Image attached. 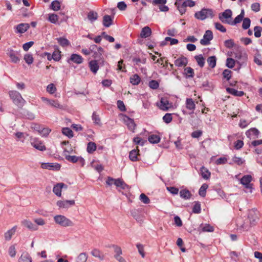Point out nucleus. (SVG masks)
<instances>
[{"label": "nucleus", "mask_w": 262, "mask_h": 262, "mask_svg": "<svg viewBox=\"0 0 262 262\" xmlns=\"http://www.w3.org/2000/svg\"><path fill=\"white\" fill-rule=\"evenodd\" d=\"M180 195L184 200H188L191 197L192 194L188 189H184L180 190Z\"/></svg>", "instance_id": "bb28decb"}, {"label": "nucleus", "mask_w": 262, "mask_h": 262, "mask_svg": "<svg viewBox=\"0 0 262 262\" xmlns=\"http://www.w3.org/2000/svg\"><path fill=\"white\" fill-rule=\"evenodd\" d=\"M57 205L60 208L67 209L75 204L74 200L58 201Z\"/></svg>", "instance_id": "9b49d317"}, {"label": "nucleus", "mask_w": 262, "mask_h": 262, "mask_svg": "<svg viewBox=\"0 0 262 262\" xmlns=\"http://www.w3.org/2000/svg\"><path fill=\"white\" fill-rule=\"evenodd\" d=\"M9 96L10 98L13 100V101L16 99L17 97H19V95L20 94L19 92L16 91H10L9 92Z\"/></svg>", "instance_id": "338daca9"}, {"label": "nucleus", "mask_w": 262, "mask_h": 262, "mask_svg": "<svg viewBox=\"0 0 262 262\" xmlns=\"http://www.w3.org/2000/svg\"><path fill=\"white\" fill-rule=\"evenodd\" d=\"M21 223L23 225L31 231H36L38 229V226L36 224H33L29 220H24Z\"/></svg>", "instance_id": "2eb2a0df"}, {"label": "nucleus", "mask_w": 262, "mask_h": 262, "mask_svg": "<svg viewBox=\"0 0 262 262\" xmlns=\"http://www.w3.org/2000/svg\"><path fill=\"white\" fill-rule=\"evenodd\" d=\"M214 16V11L209 8H203L201 11L195 13L194 17L199 20H203L206 18H213Z\"/></svg>", "instance_id": "f257e3e1"}, {"label": "nucleus", "mask_w": 262, "mask_h": 262, "mask_svg": "<svg viewBox=\"0 0 262 262\" xmlns=\"http://www.w3.org/2000/svg\"><path fill=\"white\" fill-rule=\"evenodd\" d=\"M226 90L229 94L235 96L241 97L244 95V92L243 91H238L233 88H227Z\"/></svg>", "instance_id": "c756f323"}, {"label": "nucleus", "mask_w": 262, "mask_h": 262, "mask_svg": "<svg viewBox=\"0 0 262 262\" xmlns=\"http://www.w3.org/2000/svg\"><path fill=\"white\" fill-rule=\"evenodd\" d=\"M141 81V78L137 74H134L130 78V82L133 85H138Z\"/></svg>", "instance_id": "c9c22d12"}, {"label": "nucleus", "mask_w": 262, "mask_h": 262, "mask_svg": "<svg viewBox=\"0 0 262 262\" xmlns=\"http://www.w3.org/2000/svg\"><path fill=\"white\" fill-rule=\"evenodd\" d=\"M91 254L97 258H98L100 260H103L104 256L102 253L98 249H94L91 252Z\"/></svg>", "instance_id": "c85d7f7f"}, {"label": "nucleus", "mask_w": 262, "mask_h": 262, "mask_svg": "<svg viewBox=\"0 0 262 262\" xmlns=\"http://www.w3.org/2000/svg\"><path fill=\"white\" fill-rule=\"evenodd\" d=\"M20 51H15L11 49H8L7 51V55L10 58L11 62L16 63L20 60L18 56Z\"/></svg>", "instance_id": "423d86ee"}, {"label": "nucleus", "mask_w": 262, "mask_h": 262, "mask_svg": "<svg viewBox=\"0 0 262 262\" xmlns=\"http://www.w3.org/2000/svg\"><path fill=\"white\" fill-rule=\"evenodd\" d=\"M30 26L29 24L27 23H21L16 26V32L20 34H23L26 32L27 30L29 28Z\"/></svg>", "instance_id": "aec40b11"}, {"label": "nucleus", "mask_w": 262, "mask_h": 262, "mask_svg": "<svg viewBox=\"0 0 262 262\" xmlns=\"http://www.w3.org/2000/svg\"><path fill=\"white\" fill-rule=\"evenodd\" d=\"M138 149H133L132 151H130L129 155V159L132 161H138Z\"/></svg>", "instance_id": "2f4dec72"}, {"label": "nucleus", "mask_w": 262, "mask_h": 262, "mask_svg": "<svg viewBox=\"0 0 262 262\" xmlns=\"http://www.w3.org/2000/svg\"><path fill=\"white\" fill-rule=\"evenodd\" d=\"M24 60L27 63L31 64L33 62V58L32 54H27L24 56Z\"/></svg>", "instance_id": "603ef678"}, {"label": "nucleus", "mask_w": 262, "mask_h": 262, "mask_svg": "<svg viewBox=\"0 0 262 262\" xmlns=\"http://www.w3.org/2000/svg\"><path fill=\"white\" fill-rule=\"evenodd\" d=\"M48 19L51 23L55 24L58 21V16L56 14H51L49 15Z\"/></svg>", "instance_id": "5fc2aeb1"}, {"label": "nucleus", "mask_w": 262, "mask_h": 262, "mask_svg": "<svg viewBox=\"0 0 262 262\" xmlns=\"http://www.w3.org/2000/svg\"><path fill=\"white\" fill-rule=\"evenodd\" d=\"M195 59L196 60L198 64L202 68L204 67L205 64V59L203 57V55L200 54L199 55H196L194 57Z\"/></svg>", "instance_id": "e433bc0d"}, {"label": "nucleus", "mask_w": 262, "mask_h": 262, "mask_svg": "<svg viewBox=\"0 0 262 262\" xmlns=\"http://www.w3.org/2000/svg\"><path fill=\"white\" fill-rule=\"evenodd\" d=\"M172 116L171 114L167 113L163 117V120L166 123H169L172 121Z\"/></svg>", "instance_id": "774afa93"}, {"label": "nucleus", "mask_w": 262, "mask_h": 262, "mask_svg": "<svg viewBox=\"0 0 262 262\" xmlns=\"http://www.w3.org/2000/svg\"><path fill=\"white\" fill-rule=\"evenodd\" d=\"M13 101L18 107H22L26 102V101L23 98L20 94L19 97L16 98Z\"/></svg>", "instance_id": "72a5a7b5"}, {"label": "nucleus", "mask_w": 262, "mask_h": 262, "mask_svg": "<svg viewBox=\"0 0 262 262\" xmlns=\"http://www.w3.org/2000/svg\"><path fill=\"white\" fill-rule=\"evenodd\" d=\"M207 62L209 67L214 68L216 66V58L215 56H212L209 57L207 59Z\"/></svg>", "instance_id": "58836bf2"}, {"label": "nucleus", "mask_w": 262, "mask_h": 262, "mask_svg": "<svg viewBox=\"0 0 262 262\" xmlns=\"http://www.w3.org/2000/svg\"><path fill=\"white\" fill-rule=\"evenodd\" d=\"M104 53V50L102 47H99L98 50H97L93 53V56L97 61H99V63H103L104 60L103 59L102 54Z\"/></svg>", "instance_id": "9d476101"}, {"label": "nucleus", "mask_w": 262, "mask_h": 262, "mask_svg": "<svg viewBox=\"0 0 262 262\" xmlns=\"http://www.w3.org/2000/svg\"><path fill=\"white\" fill-rule=\"evenodd\" d=\"M185 73L187 77H192L193 76V70L190 67H187L184 69Z\"/></svg>", "instance_id": "13d9d810"}, {"label": "nucleus", "mask_w": 262, "mask_h": 262, "mask_svg": "<svg viewBox=\"0 0 262 262\" xmlns=\"http://www.w3.org/2000/svg\"><path fill=\"white\" fill-rule=\"evenodd\" d=\"M108 247H112L114 248V252L115 253V254L114 255V257L117 256L118 257V256H120L122 254V251L121 247L116 245H112L108 246Z\"/></svg>", "instance_id": "f704fd0d"}, {"label": "nucleus", "mask_w": 262, "mask_h": 262, "mask_svg": "<svg viewBox=\"0 0 262 262\" xmlns=\"http://www.w3.org/2000/svg\"><path fill=\"white\" fill-rule=\"evenodd\" d=\"M18 262H32V258L27 252H23L19 258Z\"/></svg>", "instance_id": "393cba45"}, {"label": "nucleus", "mask_w": 262, "mask_h": 262, "mask_svg": "<svg viewBox=\"0 0 262 262\" xmlns=\"http://www.w3.org/2000/svg\"><path fill=\"white\" fill-rule=\"evenodd\" d=\"M159 108L163 111H167L171 107L169 101L165 98H161L160 102L158 104Z\"/></svg>", "instance_id": "f8f14e48"}, {"label": "nucleus", "mask_w": 262, "mask_h": 262, "mask_svg": "<svg viewBox=\"0 0 262 262\" xmlns=\"http://www.w3.org/2000/svg\"><path fill=\"white\" fill-rule=\"evenodd\" d=\"M148 141L152 144L158 143L160 141L161 138L157 135H151L148 138Z\"/></svg>", "instance_id": "7c9ffc66"}, {"label": "nucleus", "mask_w": 262, "mask_h": 262, "mask_svg": "<svg viewBox=\"0 0 262 262\" xmlns=\"http://www.w3.org/2000/svg\"><path fill=\"white\" fill-rule=\"evenodd\" d=\"M208 185L203 184L199 190V194L200 196L204 197L206 195V189L208 188Z\"/></svg>", "instance_id": "37998d69"}, {"label": "nucleus", "mask_w": 262, "mask_h": 262, "mask_svg": "<svg viewBox=\"0 0 262 262\" xmlns=\"http://www.w3.org/2000/svg\"><path fill=\"white\" fill-rule=\"evenodd\" d=\"M213 33L211 30L206 31L203 35V38L200 40V43L203 46H207L210 43V41L213 39Z\"/></svg>", "instance_id": "39448f33"}, {"label": "nucleus", "mask_w": 262, "mask_h": 262, "mask_svg": "<svg viewBox=\"0 0 262 262\" xmlns=\"http://www.w3.org/2000/svg\"><path fill=\"white\" fill-rule=\"evenodd\" d=\"M122 120L123 122L127 126L128 129L130 130H133L136 126V124L133 119L129 118L126 115L122 116Z\"/></svg>", "instance_id": "1a4fd4ad"}, {"label": "nucleus", "mask_w": 262, "mask_h": 262, "mask_svg": "<svg viewBox=\"0 0 262 262\" xmlns=\"http://www.w3.org/2000/svg\"><path fill=\"white\" fill-rule=\"evenodd\" d=\"M41 100L53 107L59 108H62V105H61L57 100L49 99L46 97H41Z\"/></svg>", "instance_id": "ddd939ff"}, {"label": "nucleus", "mask_w": 262, "mask_h": 262, "mask_svg": "<svg viewBox=\"0 0 262 262\" xmlns=\"http://www.w3.org/2000/svg\"><path fill=\"white\" fill-rule=\"evenodd\" d=\"M214 26L216 30H219L223 33H225L226 32V29L224 27L223 25H222L220 23H215Z\"/></svg>", "instance_id": "680f3d73"}, {"label": "nucleus", "mask_w": 262, "mask_h": 262, "mask_svg": "<svg viewBox=\"0 0 262 262\" xmlns=\"http://www.w3.org/2000/svg\"><path fill=\"white\" fill-rule=\"evenodd\" d=\"M96 144L94 142H90L88 144L86 150L88 153L92 154L96 149Z\"/></svg>", "instance_id": "4c0bfd02"}, {"label": "nucleus", "mask_w": 262, "mask_h": 262, "mask_svg": "<svg viewBox=\"0 0 262 262\" xmlns=\"http://www.w3.org/2000/svg\"><path fill=\"white\" fill-rule=\"evenodd\" d=\"M113 24V17L108 15H105L103 17V25L105 27H110Z\"/></svg>", "instance_id": "b1692460"}, {"label": "nucleus", "mask_w": 262, "mask_h": 262, "mask_svg": "<svg viewBox=\"0 0 262 262\" xmlns=\"http://www.w3.org/2000/svg\"><path fill=\"white\" fill-rule=\"evenodd\" d=\"M187 63V58L184 56H181L174 61V64L178 67H185Z\"/></svg>", "instance_id": "6ab92c4d"}, {"label": "nucleus", "mask_w": 262, "mask_h": 262, "mask_svg": "<svg viewBox=\"0 0 262 262\" xmlns=\"http://www.w3.org/2000/svg\"><path fill=\"white\" fill-rule=\"evenodd\" d=\"M62 133L63 135L68 136L69 138H72L73 137L72 130L68 127L63 128Z\"/></svg>", "instance_id": "09e8293b"}, {"label": "nucleus", "mask_w": 262, "mask_h": 262, "mask_svg": "<svg viewBox=\"0 0 262 262\" xmlns=\"http://www.w3.org/2000/svg\"><path fill=\"white\" fill-rule=\"evenodd\" d=\"M243 18H242L241 16L238 15L233 21H230V22H228V24L230 25L231 26L236 25L237 24L241 23L243 20Z\"/></svg>", "instance_id": "8fccbe9b"}, {"label": "nucleus", "mask_w": 262, "mask_h": 262, "mask_svg": "<svg viewBox=\"0 0 262 262\" xmlns=\"http://www.w3.org/2000/svg\"><path fill=\"white\" fill-rule=\"evenodd\" d=\"M99 61L97 60H91L89 62V67L91 71L94 73H96L99 69V65H98Z\"/></svg>", "instance_id": "5701e85b"}, {"label": "nucleus", "mask_w": 262, "mask_h": 262, "mask_svg": "<svg viewBox=\"0 0 262 262\" xmlns=\"http://www.w3.org/2000/svg\"><path fill=\"white\" fill-rule=\"evenodd\" d=\"M246 134L249 138H251L252 136L257 138L259 134V132L256 128H252L247 130Z\"/></svg>", "instance_id": "a878e982"}, {"label": "nucleus", "mask_w": 262, "mask_h": 262, "mask_svg": "<svg viewBox=\"0 0 262 262\" xmlns=\"http://www.w3.org/2000/svg\"><path fill=\"white\" fill-rule=\"evenodd\" d=\"M252 181V177L250 175H245L241 179V183L245 186V188L249 189V192H252V186L250 184Z\"/></svg>", "instance_id": "0eeeda50"}, {"label": "nucleus", "mask_w": 262, "mask_h": 262, "mask_svg": "<svg viewBox=\"0 0 262 262\" xmlns=\"http://www.w3.org/2000/svg\"><path fill=\"white\" fill-rule=\"evenodd\" d=\"M88 255L85 252L81 253L77 257L78 260L80 262H86L88 259Z\"/></svg>", "instance_id": "3c124183"}, {"label": "nucleus", "mask_w": 262, "mask_h": 262, "mask_svg": "<svg viewBox=\"0 0 262 262\" xmlns=\"http://www.w3.org/2000/svg\"><path fill=\"white\" fill-rule=\"evenodd\" d=\"M151 34V29L149 27L146 26L142 28L140 33V36L141 38H147L150 36Z\"/></svg>", "instance_id": "4be33fe9"}, {"label": "nucleus", "mask_w": 262, "mask_h": 262, "mask_svg": "<svg viewBox=\"0 0 262 262\" xmlns=\"http://www.w3.org/2000/svg\"><path fill=\"white\" fill-rule=\"evenodd\" d=\"M224 45L226 48L231 49L234 46L235 43L233 40L230 39L225 40L224 42Z\"/></svg>", "instance_id": "0e129e2a"}, {"label": "nucleus", "mask_w": 262, "mask_h": 262, "mask_svg": "<svg viewBox=\"0 0 262 262\" xmlns=\"http://www.w3.org/2000/svg\"><path fill=\"white\" fill-rule=\"evenodd\" d=\"M159 86L158 82L155 80H152L149 82V86L154 90L157 89Z\"/></svg>", "instance_id": "e2e57ef3"}, {"label": "nucleus", "mask_w": 262, "mask_h": 262, "mask_svg": "<svg viewBox=\"0 0 262 262\" xmlns=\"http://www.w3.org/2000/svg\"><path fill=\"white\" fill-rule=\"evenodd\" d=\"M31 144L34 148L40 151H43L46 150L45 146L43 145L41 143H32Z\"/></svg>", "instance_id": "49530a36"}, {"label": "nucleus", "mask_w": 262, "mask_h": 262, "mask_svg": "<svg viewBox=\"0 0 262 262\" xmlns=\"http://www.w3.org/2000/svg\"><path fill=\"white\" fill-rule=\"evenodd\" d=\"M65 159L69 162L75 163L78 162L81 166H83L85 164L84 159L81 157L76 156H70L69 155H65Z\"/></svg>", "instance_id": "20e7f679"}, {"label": "nucleus", "mask_w": 262, "mask_h": 262, "mask_svg": "<svg viewBox=\"0 0 262 262\" xmlns=\"http://www.w3.org/2000/svg\"><path fill=\"white\" fill-rule=\"evenodd\" d=\"M58 43L62 47H67L70 45L69 41L65 38L59 37L57 38Z\"/></svg>", "instance_id": "a19ab883"}, {"label": "nucleus", "mask_w": 262, "mask_h": 262, "mask_svg": "<svg viewBox=\"0 0 262 262\" xmlns=\"http://www.w3.org/2000/svg\"><path fill=\"white\" fill-rule=\"evenodd\" d=\"M232 162L238 165H241L244 163L245 160H244L242 158L235 156L232 158Z\"/></svg>", "instance_id": "6e6d98bb"}, {"label": "nucleus", "mask_w": 262, "mask_h": 262, "mask_svg": "<svg viewBox=\"0 0 262 262\" xmlns=\"http://www.w3.org/2000/svg\"><path fill=\"white\" fill-rule=\"evenodd\" d=\"M132 60L133 62H134V64L138 66H140L141 63L145 64L146 61L145 58L141 59L138 57H134Z\"/></svg>", "instance_id": "a18cd8bd"}, {"label": "nucleus", "mask_w": 262, "mask_h": 262, "mask_svg": "<svg viewBox=\"0 0 262 262\" xmlns=\"http://www.w3.org/2000/svg\"><path fill=\"white\" fill-rule=\"evenodd\" d=\"M236 226L237 227V229L241 230V231H247L249 229V226L247 224H245V223L243 222L242 219L237 220Z\"/></svg>", "instance_id": "412c9836"}, {"label": "nucleus", "mask_w": 262, "mask_h": 262, "mask_svg": "<svg viewBox=\"0 0 262 262\" xmlns=\"http://www.w3.org/2000/svg\"><path fill=\"white\" fill-rule=\"evenodd\" d=\"M258 211L257 210L253 209L249 211L248 213V219L251 226L254 225L257 220L258 219Z\"/></svg>", "instance_id": "6e6552de"}, {"label": "nucleus", "mask_w": 262, "mask_h": 262, "mask_svg": "<svg viewBox=\"0 0 262 262\" xmlns=\"http://www.w3.org/2000/svg\"><path fill=\"white\" fill-rule=\"evenodd\" d=\"M55 222L64 227L73 226V222L64 215H57L54 217Z\"/></svg>", "instance_id": "f03ea898"}, {"label": "nucleus", "mask_w": 262, "mask_h": 262, "mask_svg": "<svg viewBox=\"0 0 262 262\" xmlns=\"http://www.w3.org/2000/svg\"><path fill=\"white\" fill-rule=\"evenodd\" d=\"M235 62L233 58H228L226 60V66L229 68H233L235 66Z\"/></svg>", "instance_id": "052dcab7"}, {"label": "nucleus", "mask_w": 262, "mask_h": 262, "mask_svg": "<svg viewBox=\"0 0 262 262\" xmlns=\"http://www.w3.org/2000/svg\"><path fill=\"white\" fill-rule=\"evenodd\" d=\"M16 226H14L11 229L7 231L4 234L5 239L6 241H9L11 239L12 236L16 232Z\"/></svg>", "instance_id": "cd10ccee"}, {"label": "nucleus", "mask_w": 262, "mask_h": 262, "mask_svg": "<svg viewBox=\"0 0 262 262\" xmlns=\"http://www.w3.org/2000/svg\"><path fill=\"white\" fill-rule=\"evenodd\" d=\"M232 12L230 9H226L224 12L220 13L219 18L223 23L228 24L232 18Z\"/></svg>", "instance_id": "7ed1b4c3"}, {"label": "nucleus", "mask_w": 262, "mask_h": 262, "mask_svg": "<svg viewBox=\"0 0 262 262\" xmlns=\"http://www.w3.org/2000/svg\"><path fill=\"white\" fill-rule=\"evenodd\" d=\"M67 188V186L63 183H57L54 186L53 189V192L58 196H61V189L62 188Z\"/></svg>", "instance_id": "4468645a"}, {"label": "nucleus", "mask_w": 262, "mask_h": 262, "mask_svg": "<svg viewBox=\"0 0 262 262\" xmlns=\"http://www.w3.org/2000/svg\"><path fill=\"white\" fill-rule=\"evenodd\" d=\"M201 172L203 178L206 180L209 179L210 176V172L208 171V170L207 168H205L204 167H202L201 168Z\"/></svg>", "instance_id": "ea45409f"}, {"label": "nucleus", "mask_w": 262, "mask_h": 262, "mask_svg": "<svg viewBox=\"0 0 262 262\" xmlns=\"http://www.w3.org/2000/svg\"><path fill=\"white\" fill-rule=\"evenodd\" d=\"M98 13L93 11H90L88 14V18L91 23L96 20L98 18Z\"/></svg>", "instance_id": "473e14b6"}, {"label": "nucleus", "mask_w": 262, "mask_h": 262, "mask_svg": "<svg viewBox=\"0 0 262 262\" xmlns=\"http://www.w3.org/2000/svg\"><path fill=\"white\" fill-rule=\"evenodd\" d=\"M140 200L144 204H149L150 200L144 193H141L140 195Z\"/></svg>", "instance_id": "bf43d9fd"}, {"label": "nucleus", "mask_w": 262, "mask_h": 262, "mask_svg": "<svg viewBox=\"0 0 262 262\" xmlns=\"http://www.w3.org/2000/svg\"><path fill=\"white\" fill-rule=\"evenodd\" d=\"M262 31V27L260 26H255L254 28V36L256 38H259L261 36V32Z\"/></svg>", "instance_id": "864d4df0"}, {"label": "nucleus", "mask_w": 262, "mask_h": 262, "mask_svg": "<svg viewBox=\"0 0 262 262\" xmlns=\"http://www.w3.org/2000/svg\"><path fill=\"white\" fill-rule=\"evenodd\" d=\"M192 212L194 213H199L201 212V204L200 202H196L193 207Z\"/></svg>", "instance_id": "4d7b16f0"}, {"label": "nucleus", "mask_w": 262, "mask_h": 262, "mask_svg": "<svg viewBox=\"0 0 262 262\" xmlns=\"http://www.w3.org/2000/svg\"><path fill=\"white\" fill-rule=\"evenodd\" d=\"M251 24V20L250 18L246 17L243 19V24H242V28L244 30L248 29Z\"/></svg>", "instance_id": "c03bdc74"}, {"label": "nucleus", "mask_w": 262, "mask_h": 262, "mask_svg": "<svg viewBox=\"0 0 262 262\" xmlns=\"http://www.w3.org/2000/svg\"><path fill=\"white\" fill-rule=\"evenodd\" d=\"M61 145H65V147H63V155L65 157V155H69V154H71L73 151V149L72 148L71 145L69 144V141H63L61 143Z\"/></svg>", "instance_id": "f3484780"}, {"label": "nucleus", "mask_w": 262, "mask_h": 262, "mask_svg": "<svg viewBox=\"0 0 262 262\" xmlns=\"http://www.w3.org/2000/svg\"><path fill=\"white\" fill-rule=\"evenodd\" d=\"M51 8L54 11H58L60 8V4L58 1H54L51 4Z\"/></svg>", "instance_id": "de8ad7c7"}, {"label": "nucleus", "mask_w": 262, "mask_h": 262, "mask_svg": "<svg viewBox=\"0 0 262 262\" xmlns=\"http://www.w3.org/2000/svg\"><path fill=\"white\" fill-rule=\"evenodd\" d=\"M47 91L48 92H49L50 94H54L56 91V88L54 84L53 83L49 84L47 87Z\"/></svg>", "instance_id": "69168bd1"}, {"label": "nucleus", "mask_w": 262, "mask_h": 262, "mask_svg": "<svg viewBox=\"0 0 262 262\" xmlns=\"http://www.w3.org/2000/svg\"><path fill=\"white\" fill-rule=\"evenodd\" d=\"M70 61H72L77 64H80L83 62V58L78 54H73L71 55L70 58L68 60V63H70Z\"/></svg>", "instance_id": "a211bd4d"}, {"label": "nucleus", "mask_w": 262, "mask_h": 262, "mask_svg": "<svg viewBox=\"0 0 262 262\" xmlns=\"http://www.w3.org/2000/svg\"><path fill=\"white\" fill-rule=\"evenodd\" d=\"M200 228L203 232H212L214 230L213 227L209 224L201 225Z\"/></svg>", "instance_id": "79ce46f5"}, {"label": "nucleus", "mask_w": 262, "mask_h": 262, "mask_svg": "<svg viewBox=\"0 0 262 262\" xmlns=\"http://www.w3.org/2000/svg\"><path fill=\"white\" fill-rule=\"evenodd\" d=\"M185 105L186 108L191 111L189 114H191L193 113L195 108V104L193 99L192 98H187L186 100Z\"/></svg>", "instance_id": "dca6fc26"}]
</instances>
